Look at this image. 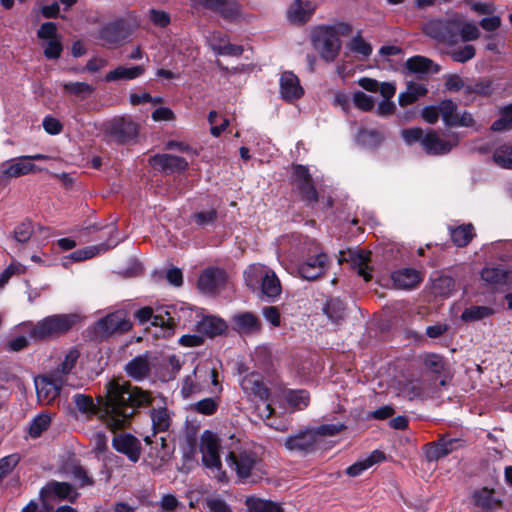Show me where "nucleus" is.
<instances>
[{
  "label": "nucleus",
  "instance_id": "9",
  "mask_svg": "<svg viewBox=\"0 0 512 512\" xmlns=\"http://www.w3.org/2000/svg\"><path fill=\"white\" fill-rule=\"evenodd\" d=\"M460 23L456 18L448 20L431 19L423 25V32L440 42L451 41L457 33Z\"/></svg>",
  "mask_w": 512,
  "mask_h": 512
},
{
  "label": "nucleus",
  "instance_id": "55",
  "mask_svg": "<svg viewBox=\"0 0 512 512\" xmlns=\"http://www.w3.org/2000/svg\"><path fill=\"white\" fill-rule=\"evenodd\" d=\"M504 269L499 267H486L482 270L481 278L487 284L502 287Z\"/></svg>",
  "mask_w": 512,
  "mask_h": 512
},
{
  "label": "nucleus",
  "instance_id": "28",
  "mask_svg": "<svg viewBox=\"0 0 512 512\" xmlns=\"http://www.w3.org/2000/svg\"><path fill=\"white\" fill-rule=\"evenodd\" d=\"M391 279L396 288L412 289L421 282L422 276L415 269L403 268L393 272Z\"/></svg>",
  "mask_w": 512,
  "mask_h": 512
},
{
  "label": "nucleus",
  "instance_id": "21",
  "mask_svg": "<svg viewBox=\"0 0 512 512\" xmlns=\"http://www.w3.org/2000/svg\"><path fill=\"white\" fill-rule=\"evenodd\" d=\"M43 501L68 499L74 501L78 494L75 489L66 482H49L40 491Z\"/></svg>",
  "mask_w": 512,
  "mask_h": 512
},
{
  "label": "nucleus",
  "instance_id": "42",
  "mask_svg": "<svg viewBox=\"0 0 512 512\" xmlns=\"http://www.w3.org/2000/svg\"><path fill=\"white\" fill-rule=\"evenodd\" d=\"M285 399L290 407L295 410L306 408L310 402V397L305 390H288L285 393Z\"/></svg>",
  "mask_w": 512,
  "mask_h": 512
},
{
  "label": "nucleus",
  "instance_id": "13",
  "mask_svg": "<svg viewBox=\"0 0 512 512\" xmlns=\"http://www.w3.org/2000/svg\"><path fill=\"white\" fill-rule=\"evenodd\" d=\"M42 168L37 167L29 161L27 155L12 158L2 164L1 178L11 179L28 175L30 173L40 172Z\"/></svg>",
  "mask_w": 512,
  "mask_h": 512
},
{
  "label": "nucleus",
  "instance_id": "63",
  "mask_svg": "<svg viewBox=\"0 0 512 512\" xmlns=\"http://www.w3.org/2000/svg\"><path fill=\"white\" fill-rule=\"evenodd\" d=\"M456 19L460 23V26L457 29V31L460 30L461 38L464 41L475 40L480 36V31H479L478 27L476 26V24H474V23L462 24L461 20L459 18H456Z\"/></svg>",
  "mask_w": 512,
  "mask_h": 512
},
{
  "label": "nucleus",
  "instance_id": "7",
  "mask_svg": "<svg viewBox=\"0 0 512 512\" xmlns=\"http://www.w3.org/2000/svg\"><path fill=\"white\" fill-rule=\"evenodd\" d=\"M240 386L249 400L260 401L263 403V415L270 417L273 414V408L269 402V392L265 387L262 376L260 374L251 372L245 375L240 382Z\"/></svg>",
  "mask_w": 512,
  "mask_h": 512
},
{
  "label": "nucleus",
  "instance_id": "10",
  "mask_svg": "<svg viewBox=\"0 0 512 512\" xmlns=\"http://www.w3.org/2000/svg\"><path fill=\"white\" fill-rule=\"evenodd\" d=\"M65 381L66 380L62 379V377L58 375V372H55L51 376L35 378V388L38 401L41 404H50L59 395L61 387Z\"/></svg>",
  "mask_w": 512,
  "mask_h": 512
},
{
  "label": "nucleus",
  "instance_id": "15",
  "mask_svg": "<svg viewBox=\"0 0 512 512\" xmlns=\"http://www.w3.org/2000/svg\"><path fill=\"white\" fill-rule=\"evenodd\" d=\"M119 243V240L108 239L106 242L101 243L99 245H92L82 249H78L69 255L64 256L61 259V264L64 268H69V266L74 262H80L87 259H90L96 255L106 252L107 250L115 247Z\"/></svg>",
  "mask_w": 512,
  "mask_h": 512
},
{
  "label": "nucleus",
  "instance_id": "45",
  "mask_svg": "<svg viewBox=\"0 0 512 512\" xmlns=\"http://www.w3.org/2000/svg\"><path fill=\"white\" fill-rule=\"evenodd\" d=\"M324 312L327 317L334 323H338L345 316V306L339 298H333L327 301Z\"/></svg>",
  "mask_w": 512,
  "mask_h": 512
},
{
  "label": "nucleus",
  "instance_id": "49",
  "mask_svg": "<svg viewBox=\"0 0 512 512\" xmlns=\"http://www.w3.org/2000/svg\"><path fill=\"white\" fill-rule=\"evenodd\" d=\"M455 288V281L450 276H440L433 281L432 289L436 295L447 297Z\"/></svg>",
  "mask_w": 512,
  "mask_h": 512
},
{
  "label": "nucleus",
  "instance_id": "51",
  "mask_svg": "<svg viewBox=\"0 0 512 512\" xmlns=\"http://www.w3.org/2000/svg\"><path fill=\"white\" fill-rule=\"evenodd\" d=\"M62 87L65 93L73 94L81 98L89 96L94 91V87L86 82L63 83Z\"/></svg>",
  "mask_w": 512,
  "mask_h": 512
},
{
  "label": "nucleus",
  "instance_id": "54",
  "mask_svg": "<svg viewBox=\"0 0 512 512\" xmlns=\"http://www.w3.org/2000/svg\"><path fill=\"white\" fill-rule=\"evenodd\" d=\"M51 422V417L48 414L37 415L30 423L29 434L31 437H39L45 431Z\"/></svg>",
  "mask_w": 512,
  "mask_h": 512
},
{
  "label": "nucleus",
  "instance_id": "29",
  "mask_svg": "<svg viewBox=\"0 0 512 512\" xmlns=\"http://www.w3.org/2000/svg\"><path fill=\"white\" fill-rule=\"evenodd\" d=\"M226 329V322L216 316H205L196 324L197 332L207 337L220 335L225 332Z\"/></svg>",
  "mask_w": 512,
  "mask_h": 512
},
{
  "label": "nucleus",
  "instance_id": "17",
  "mask_svg": "<svg viewBox=\"0 0 512 512\" xmlns=\"http://www.w3.org/2000/svg\"><path fill=\"white\" fill-rule=\"evenodd\" d=\"M317 444L316 433L311 429L291 435L284 442L286 449L298 453H310L316 448Z\"/></svg>",
  "mask_w": 512,
  "mask_h": 512
},
{
  "label": "nucleus",
  "instance_id": "24",
  "mask_svg": "<svg viewBox=\"0 0 512 512\" xmlns=\"http://www.w3.org/2000/svg\"><path fill=\"white\" fill-rule=\"evenodd\" d=\"M226 273L222 269H206L198 279V287L205 293H213L226 282Z\"/></svg>",
  "mask_w": 512,
  "mask_h": 512
},
{
  "label": "nucleus",
  "instance_id": "14",
  "mask_svg": "<svg viewBox=\"0 0 512 512\" xmlns=\"http://www.w3.org/2000/svg\"><path fill=\"white\" fill-rule=\"evenodd\" d=\"M194 7H203L232 21L240 16L239 5L234 0H191Z\"/></svg>",
  "mask_w": 512,
  "mask_h": 512
},
{
  "label": "nucleus",
  "instance_id": "59",
  "mask_svg": "<svg viewBox=\"0 0 512 512\" xmlns=\"http://www.w3.org/2000/svg\"><path fill=\"white\" fill-rule=\"evenodd\" d=\"M354 105L362 111H370L374 107V99L362 91L353 94Z\"/></svg>",
  "mask_w": 512,
  "mask_h": 512
},
{
  "label": "nucleus",
  "instance_id": "53",
  "mask_svg": "<svg viewBox=\"0 0 512 512\" xmlns=\"http://www.w3.org/2000/svg\"><path fill=\"white\" fill-rule=\"evenodd\" d=\"M512 127V103L500 110V118L496 120L491 129L493 131H504Z\"/></svg>",
  "mask_w": 512,
  "mask_h": 512
},
{
  "label": "nucleus",
  "instance_id": "25",
  "mask_svg": "<svg viewBox=\"0 0 512 512\" xmlns=\"http://www.w3.org/2000/svg\"><path fill=\"white\" fill-rule=\"evenodd\" d=\"M112 445L116 451L125 454L132 462H137L140 456V443L130 434H119L113 438Z\"/></svg>",
  "mask_w": 512,
  "mask_h": 512
},
{
  "label": "nucleus",
  "instance_id": "30",
  "mask_svg": "<svg viewBox=\"0 0 512 512\" xmlns=\"http://www.w3.org/2000/svg\"><path fill=\"white\" fill-rule=\"evenodd\" d=\"M150 363L147 355H139L130 360L124 367L126 374L135 381H141L150 373Z\"/></svg>",
  "mask_w": 512,
  "mask_h": 512
},
{
  "label": "nucleus",
  "instance_id": "41",
  "mask_svg": "<svg viewBox=\"0 0 512 512\" xmlns=\"http://www.w3.org/2000/svg\"><path fill=\"white\" fill-rule=\"evenodd\" d=\"M427 89L423 84L410 83L405 92L400 93L398 100L401 106H406L415 102L419 97L424 96Z\"/></svg>",
  "mask_w": 512,
  "mask_h": 512
},
{
  "label": "nucleus",
  "instance_id": "8",
  "mask_svg": "<svg viewBox=\"0 0 512 512\" xmlns=\"http://www.w3.org/2000/svg\"><path fill=\"white\" fill-rule=\"evenodd\" d=\"M459 142L456 134L440 136L434 130H428L422 139V148L429 155L449 153Z\"/></svg>",
  "mask_w": 512,
  "mask_h": 512
},
{
  "label": "nucleus",
  "instance_id": "4",
  "mask_svg": "<svg viewBox=\"0 0 512 512\" xmlns=\"http://www.w3.org/2000/svg\"><path fill=\"white\" fill-rule=\"evenodd\" d=\"M211 386H219L217 372L207 363H200L183 378L180 393L183 398H189L204 392H213Z\"/></svg>",
  "mask_w": 512,
  "mask_h": 512
},
{
  "label": "nucleus",
  "instance_id": "2",
  "mask_svg": "<svg viewBox=\"0 0 512 512\" xmlns=\"http://www.w3.org/2000/svg\"><path fill=\"white\" fill-rule=\"evenodd\" d=\"M79 320L76 314H56L43 318L36 324L24 323L23 328L33 340L57 337L69 331Z\"/></svg>",
  "mask_w": 512,
  "mask_h": 512
},
{
  "label": "nucleus",
  "instance_id": "37",
  "mask_svg": "<svg viewBox=\"0 0 512 512\" xmlns=\"http://www.w3.org/2000/svg\"><path fill=\"white\" fill-rule=\"evenodd\" d=\"M406 68L411 73L415 74H429L439 71L438 65L433 61L423 56H413L406 61Z\"/></svg>",
  "mask_w": 512,
  "mask_h": 512
},
{
  "label": "nucleus",
  "instance_id": "5",
  "mask_svg": "<svg viewBox=\"0 0 512 512\" xmlns=\"http://www.w3.org/2000/svg\"><path fill=\"white\" fill-rule=\"evenodd\" d=\"M199 451L202 456V463L209 470L210 476L221 483H226L228 477L225 471L222 470L218 435L210 430L203 431L200 436Z\"/></svg>",
  "mask_w": 512,
  "mask_h": 512
},
{
  "label": "nucleus",
  "instance_id": "52",
  "mask_svg": "<svg viewBox=\"0 0 512 512\" xmlns=\"http://www.w3.org/2000/svg\"><path fill=\"white\" fill-rule=\"evenodd\" d=\"M439 113L442 116V120L448 126L455 123V118L458 115L457 105L451 100H443L438 105Z\"/></svg>",
  "mask_w": 512,
  "mask_h": 512
},
{
  "label": "nucleus",
  "instance_id": "23",
  "mask_svg": "<svg viewBox=\"0 0 512 512\" xmlns=\"http://www.w3.org/2000/svg\"><path fill=\"white\" fill-rule=\"evenodd\" d=\"M97 327L104 335H110L116 332L128 331L131 328V324L126 320L122 311H117L100 319Z\"/></svg>",
  "mask_w": 512,
  "mask_h": 512
},
{
  "label": "nucleus",
  "instance_id": "31",
  "mask_svg": "<svg viewBox=\"0 0 512 512\" xmlns=\"http://www.w3.org/2000/svg\"><path fill=\"white\" fill-rule=\"evenodd\" d=\"M385 459V454L380 450L372 451L367 457L356 461L346 469V473L351 477H357L364 471L369 469L375 464L382 462Z\"/></svg>",
  "mask_w": 512,
  "mask_h": 512
},
{
  "label": "nucleus",
  "instance_id": "43",
  "mask_svg": "<svg viewBox=\"0 0 512 512\" xmlns=\"http://www.w3.org/2000/svg\"><path fill=\"white\" fill-rule=\"evenodd\" d=\"M136 319L140 324H145L147 322H151L154 326H165L168 324L170 318L165 319L163 316L159 314H154L153 309L150 307H143L136 311L135 313Z\"/></svg>",
  "mask_w": 512,
  "mask_h": 512
},
{
  "label": "nucleus",
  "instance_id": "6",
  "mask_svg": "<svg viewBox=\"0 0 512 512\" xmlns=\"http://www.w3.org/2000/svg\"><path fill=\"white\" fill-rule=\"evenodd\" d=\"M138 131L139 125L131 118L126 117L113 118L103 125V132L107 140L117 144L133 142Z\"/></svg>",
  "mask_w": 512,
  "mask_h": 512
},
{
  "label": "nucleus",
  "instance_id": "11",
  "mask_svg": "<svg viewBox=\"0 0 512 512\" xmlns=\"http://www.w3.org/2000/svg\"><path fill=\"white\" fill-rule=\"evenodd\" d=\"M313 41L325 61L332 62L337 58L341 48L340 39L325 31L322 26L318 27L315 31Z\"/></svg>",
  "mask_w": 512,
  "mask_h": 512
},
{
  "label": "nucleus",
  "instance_id": "36",
  "mask_svg": "<svg viewBox=\"0 0 512 512\" xmlns=\"http://www.w3.org/2000/svg\"><path fill=\"white\" fill-rule=\"evenodd\" d=\"M455 439L441 438L437 443H431L426 449V457L429 461H437L453 450Z\"/></svg>",
  "mask_w": 512,
  "mask_h": 512
},
{
  "label": "nucleus",
  "instance_id": "64",
  "mask_svg": "<svg viewBox=\"0 0 512 512\" xmlns=\"http://www.w3.org/2000/svg\"><path fill=\"white\" fill-rule=\"evenodd\" d=\"M62 52V44L60 37L47 40L44 48V55L48 59H57L60 57Z\"/></svg>",
  "mask_w": 512,
  "mask_h": 512
},
{
  "label": "nucleus",
  "instance_id": "26",
  "mask_svg": "<svg viewBox=\"0 0 512 512\" xmlns=\"http://www.w3.org/2000/svg\"><path fill=\"white\" fill-rule=\"evenodd\" d=\"M234 329L240 334H254L261 330L260 319L251 312L236 314L232 317Z\"/></svg>",
  "mask_w": 512,
  "mask_h": 512
},
{
  "label": "nucleus",
  "instance_id": "12",
  "mask_svg": "<svg viewBox=\"0 0 512 512\" xmlns=\"http://www.w3.org/2000/svg\"><path fill=\"white\" fill-rule=\"evenodd\" d=\"M397 395L408 400L422 398L425 395V382L415 375H402L395 381Z\"/></svg>",
  "mask_w": 512,
  "mask_h": 512
},
{
  "label": "nucleus",
  "instance_id": "34",
  "mask_svg": "<svg viewBox=\"0 0 512 512\" xmlns=\"http://www.w3.org/2000/svg\"><path fill=\"white\" fill-rule=\"evenodd\" d=\"M63 472L67 477L73 479L80 488L93 485L92 477L88 475L82 466L75 462L66 463L63 467Z\"/></svg>",
  "mask_w": 512,
  "mask_h": 512
},
{
  "label": "nucleus",
  "instance_id": "61",
  "mask_svg": "<svg viewBox=\"0 0 512 512\" xmlns=\"http://www.w3.org/2000/svg\"><path fill=\"white\" fill-rule=\"evenodd\" d=\"M34 233V228L31 222L25 221L19 224L14 230V238L16 241L24 243L27 242L32 234Z\"/></svg>",
  "mask_w": 512,
  "mask_h": 512
},
{
  "label": "nucleus",
  "instance_id": "38",
  "mask_svg": "<svg viewBox=\"0 0 512 512\" xmlns=\"http://www.w3.org/2000/svg\"><path fill=\"white\" fill-rule=\"evenodd\" d=\"M347 49L361 60L369 58L373 51L372 45L362 37L361 31L349 40Z\"/></svg>",
  "mask_w": 512,
  "mask_h": 512
},
{
  "label": "nucleus",
  "instance_id": "57",
  "mask_svg": "<svg viewBox=\"0 0 512 512\" xmlns=\"http://www.w3.org/2000/svg\"><path fill=\"white\" fill-rule=\"evenodd\" d=\"M157 506V512H177L181 507V503L173 494H165L160 498Z\"/></svg>",
  "mask_w": 512,
  "mask_h": 512
},
{
  "label": "nucleus",
  "instance_id": "35",
  "mask_svg": "<svg viewBox=\"0 0 512 512\" xmlns=\"http://www.w3.org/2000/svg\"><path fill=\"white\" fill-rule=\"evenodd\" d=\"M473 497L476 505L483 512H493L501 506V501L495 497L493 490L484 488L476 491Z\"/></svg>",
  "mask_w": 512,
  "mask_h": 512
},
{
  "label": "nucleus",
  "instance_id": "39",
  "mask_svg": "<svg viewBox=\"0 0 512 512\" xmlns=\"http://www.w3.org/2000/svg\"><path fill=\"white\" fill-rule=\"evenodd\" d=\"M245 504L249 512H282L278 503L257 497H248Z\"/></svg>",
  "mask_w": 512,
  "mask_h": 512
},
{
  "label": "nucleus",
  "instance_id": "27",
  "mask_svg": "<svg viewBox=\"0 0 512 512\" xmlns=\"http://www.w3.org/2000/svg\"><path fill=\"white\" fill-rule=\"evenodd\" d=\"M150 163L165 172L183 171L188 167V162L184 158L170 154L155 155L150 159Z\"/></svg>",
  "mask_w": 512,
  "mask_h": 512
},
{
  "label": "nucleus",
  "instance_id": "22",
  "mask_svg": "<svg viewBox=\"0 0 512 512\" xmlns=\"http://www.w3.org/2000/svg\"><path fill=\"white\" fill-rule=\"evenodd\" d=\"M293 183L305 200L309 202H315L317 200V192L311 183L307 167L296 165L293 168Z\"/></svg>",
  "mask_w": 512,
  "mask_h": 512
},
{
  "label": "nucleus",
  "instance_id": "58",
  "mask_svg": "<svg viewBox=\"0 0 512 512\" xmlns=\"http://www.w3.org/2000/svg\"><path fill=\"white\" fill-rule=\"evenodd\" d=\"M325 31L330 32L332 36L340 39L341 36H348L352 32V25L348 22H336L331 25L322 26Z\"/></svg>",
  "mask_w": 512,
  "mask_h": 512
},
{
  "label": "nucleus",
  "instance_id": "60",
  "mask_svg": "<svg viewBox=\"0 0 512 512\" xmlns=\"http://www.w3.org/2000/svg\"><path fill=\"white\" fill-rule=\"evenodd\" d=\"M229 42V38L226 34L220 31H213L207 37V43L209 47L214 51L215 54Z\"/></svg>",
  "mask_w": 512,
  "mask_h": 512
},
{
  "label": "nucleus",
  "instance_id": "50",
  "mask_svg": "<svg viewBox=\"0 0 512 512\" xmlns=\"http://www.w3.org/2000/svg\"><path fill=\"white\" fill-rule=\"evenodd\" d=\"M281 283L276 273L270 274V277L266 280L263 287L260 289L262 296L274 299L281 294Z\"/></svg>",
  "mask_w": 512,
  "mask_h": 512
},
{
  "label": "nucleus",
  "instance_id": "33",
  "mask_svg": "<svg viewBox=\"0 0 512 512\" xmlns=\"http://www.w3.org/2000/svg\"><path fill=\"white\" fill-rule=\"evenodd\" d=\"M268 266L260 263L249 265L243 272L245 284L249 289L256 292L259 289V279L268 277Z\"/></svg>",
  "mask_w": 512,
  "mask_h": 512
},
{
  "label": "nucleus",
  "instance_id": "40",
  "mask_svg": "<svg viewBox=\"0 0 512 512\" xmlns=\"http://www.w3.org/2000/svg\"><path fill=\"white\" fill-rule=\"evenodd\" d=\"M449 230L453 243L458 247L466 246L475 235L472 224L460 225Z\"/></svg>",
  "mask_w": 512,
  "mask_h": 512
},
{
  "label": "nucleus",
  "instance_id": "46",
  "mask_svg": "<svg viewBox=\"0 0 512 512\" xmlns=\"http://www.w3.org/2000/svg\"><path fill=\"white\" fill-rule=\"evenodd\" d=\"M151 420L154 431L164 432L170 426V416L165 408L154 409L151 412Z\"/></svg>",
  "mask_w": 512,
  "mask_h": 512
},
{
  "label": "nucleus",
  "instance_id": "62",
  "mask_svg": "<svg viewBox=\"0 0 512 512\" xmlns=\"http://www.w3.org/2000/svg\"><path fill=\"white\" fill-rule=\"evenodd\" d=\"M78 357H79V353L77 350H70L66 354L63 362L61 363L60 371H57L58 375L61 376L62 378H63V376L68 375L74 368V366L78 360Z\"/></svg>",
  "mask_w": 512,
  "mask_h": 512
},
{
  "label": "nucleus",
  "instance_id": "56",
  "mask_svg": "<svg viewBox=\"0 0 512 512\" xmlns=\"http://www.w3.org/2000/svg\"><path fill=\"white\" fill-rule=\"evenodd\" d=\"M356 140L363 146L372 147L381 142L382 136L377 131L362 129L359 131Z\"/></svg>",
  "mask_w": 512,
  "mask_h": 512
},
{
  "label": "nucleus",
  "instance_id": "44",
  "mask_svg": "<svg viewBox=\"0 0 512 512\" xmlns=\"http://www.w3.org/2000/svg\"><path fill=\"white\" fill-rule=\"evenodd\" d=\"M493 312V309L488 306H471L462 312L461 320L475 322L491 316Z\"/></svg>",
  "mask_w": 512,
  "mask_h": 512
},
{
  "label": "nucleus",
  "instance_id": "3",
  "mask_svg": "<svg viewBox=\"0 0 512 512\" xmlns=\"http://www.w3.org/2000/svg\"><path fill=\"white\" fill-rule=\"evenodd\" d=\"M226 463L242 480L259 478L265 472L261 457L251 448L230 451L226 457Z\"/></svg>",
  "mask_w": 512,
  "mask_h": 512
},
{
  "label": "nucleus",
  "instance_id": "16",
  "mask_svg": "<svg viewBox=\"0 0 512 512\" xmlns=\"http://www.w3.org/2000/svg\"><path fill=\"white\" fill-rule=\"evenodd\" d=\"M371 252L364 250H349L347 253L341 252L339 262H350L351 266L357 270L358 275L368 282L371 279L370 267Z\"/></svg>",
  "mask_w": 512,
  "mask_h": 512
},
{
  "label": "nucleus",
  "instance_id": "48",
  "mask_svg": "<svg viewBox=\"0 0 512 512\" xmlns=\"http://www.w3.org/2000/svg\"><path fill=\"white\" fill-rule=\"evenodd\" d=\"M99 37L106 43H117L121 38V24L119 22H111L104 25L100 30Z\"/></svg>",
  "mask_w": 512,
  "mask_h": 512
},
{
  "label": "nucleus",
  "instance_id": "19",
  "mask_svg": "<svg viewBox=\"0 0 512 512\" xmlns=\"http://www.w3.org/2000/svg\"><path fill=\"white\" fill-rule=\"evenodd\" d=\"M328 257L324 253H319L316 256L308 257L305 261L298 265L299 275L306 280H314L327 269Z\"/></svg>",
  "mask_w": 512,
  "mask_h": 512
},
{
  "label": "nucleus",
  "instance_id": "20",
  "mask_svg": "<svg viewBox=\"0 0 512 512\" xmlns=\"http://www.w3.org/2000/svg\"><path fill=\"white\" fill-rule=\"evenodd\" d=\"M279 86L281 98L290 103L298 100L304 94V89L300 85L298 77L291 71H285L281 74Z\"/></svg>",
  "mask_w": 512,
  "mask_h": 512
},
{
  "label": "nucleus",
  "instance_id": "47",
  "mask_svg": "<svg viewBox=\"0 0 512 512\" xmlns=\"http://www.w3.org/2000/svg\"><path fill=\"white\" fill-rule=\"evenodd\" d=\"M493 159L500 167L512 169V145L503 144L496 148Z\"/></svg>",
  "mask_w": 512,
  "mask_h": 512
},
{
  "label": "nucleus",
  "instance_id": "32",
  "mask_svg": "<svg viewBox=\"0 0 512 512\" xmlns=\"http://www.w3.org/2000/svg\"><path fill=\"white\" fill-rule=\"evenodd\" d=\"M146 71L143 65L137 66H118L114 70L110 71L105 76L106 82H113L119 80H134L141 77Z\"/></svg>",
  "mask_w": 512,
  "mask_h": 512
},
{
  "label": "nucleus",
  "instance_id": "18",
  "mask_svg": "<svg viewBox=\"0 0 512 512\" xmlns=\"http://www.w3.org/2000/svg\"><path fill=\"white\" fill-rule=\"evenodd\" d=\"M318 7L316 0H294L287 9V18L293 24L308 22Z\"/></svg>",
  "mask_w": 512,
  "mask_h": 512
},
{
  "label": "nucleus",
  "instance_id": "1",
  "mask_svg": "<svg viewBox=\"0 0 512 512\" xmlns=\"http://www.w3.org/2000/svg\"><path fill=\"white\" fill-rule=\"evenodd\" d=\"M74 403L86 419L97 416L111 430L126 428L136 409L151 401L149 393L129 383L111 380L106 384V395L97 397L75 394Z\"/></svg>",
  "mask_w": 512,
  "mask_h": 512
}]
</instances>
